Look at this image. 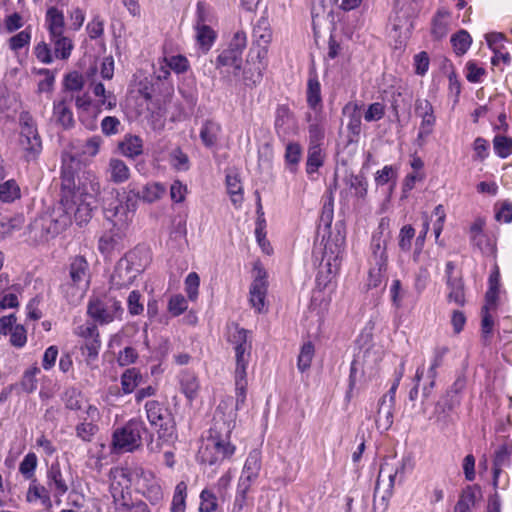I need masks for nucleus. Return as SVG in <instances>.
Listing matches in <instances>:
<instances>
[{
  "instance_id": "nucleus-1",
  "label": "nucleus",
  "mask_w": 512,
  "mask_h": 512,
  "mask_svg": "<svg viewBox=\"0 0 512 512\" xmlns=\"http://www.w3.org/2000/svg\"><path fill=\"white\" fill-rule=\"evenodd\" d=\"M233 428L231 421L215 418L213 426L209 429V436L199 450L201 462L216 465L233 456L236 450L230 442Z\"/></svg>"
},
{
  "instance_id": "nucleus-2",
  "label": "nucleus",
  "mask_w": 512,
  "mask_h": 512,
  "mask_svg": "<svg viewBox=\"0 0 512 512\" xmlns=\"http://www.w3.org/2000/svg\"><path fill=\"white\" fill-rule=\"evenodd\" d=\"M146 442L147 449L152 453L161 451L160 441H155L145 422L139 418L130 419L123 427L113 432L112 443L119 452H134Z\"/></svg>"
},
{
  "instance_id": "nucleus-3",
  "label": "nucleus",
  "mask_w": 512,
  "mask_h": 512,
  "mask_svg": "<svg viewBox=\"0 0 512 512\" xmlns=\"http://www.w3.org/2000/svg\"><path fill=\"white\" fill-rule=\"evenodd\" d=\"M61 188L63 192L62 199H65V196H67V198H73L74 202L98 203L100 184L96 176L88 172L82 179L79 178L78 185L76 186L74 171L66 163L65 157L63 158L61 170Z\"/></svg>"
},
{
  "instance_id": "nucleus-4",
  "label": "nucleus",
  "mask_w": 512,
  "mask_h": 512,
  "mask_svg": "<svg viewBox=\"0 0 512 512\" xmlns=\"http://www.w3.org/2000/svg\"><path fill=\"white\" fill-rule=\"evenodd\" d=\"M67 204H69V201L65 196V199H61L59 205L52 212L35 219L31 224V232L34 233L36 238H39L40 241H48L70 226L72 217H70L68 210L73 209V207L71 205L67 206Z\"/></svg>"
},
{
  "instance_id": "nucleus-5",
  "label": "nucleus",
  "mask_w": 512,
  "mask_h": 512,
  "mask_svg": "<svg viewBox=\"0 0 512 512\" xmlns=\"http://www.w3.org/2000/svg\"><path fill=\"white\" fill-rule=\"evenodd\" d=\"M144 409L150 425L156 429L155 441H160L161 447L164 443L174 442L177 438L176 423L170 410L156 400L147 401Z\"/></svg>"
},
{
  "instance_id": "nucleus-6",
  "label": "nucleus",
  "mask_w": 512,
  "mask_h": 512,
  "mask_svg": "<svg viewBox=\"0 0 512 512\" xmlns=\"http://www.w3.org/2000/svg\"><path fill=\"white\" fill-rule=\"evenodd\" d=\"M20 145L27 161L34 160L42 151V141L36 123L29 112L20 114Z\"/></svg>"
},
{
  "instance_id": "nucleus-7",
  "label": "nucleus",
  "mask_w": 512,
  "mask_h": 512,
  "mask_svg": "<svg viewBox=\"0 0 512 512\" xmlns=\"http://www.w3.org/2000/svg\"><path fill=\"white\" fill-rule=\"evenodd\" d=\"M88 315L100 324H108L123 313L121 302L115 298H91L87 306Z\"/></svg>"
},
{
  "instance_id": "nucleus-8",
  "label": "nucleus",
  "mask_w": 512,
  "mask_h": 512,
  "mask_svg": "<svg viewBox=\"0 0 512 512\" xmlns=\"http://www.w3.org/2000/svg\"><path fill=\"white\" fill-rule=\"evenodd\" d=\"M136 209V202L128 193L126 201L115 199L108 206L103 208L104 216L114 228H122L126 231L129 223L132 221Z\"/></svg>"
},
{
  "instance_id": "nucleus-9",
  "label": "nucleus",
  "mask_w": 512,
  "mask_h": 512,
  "mask_svg": "<svg viewBox=\"0 0 512 512\" xmlns=\"http://www.w3.org/2000/svg\"><path fill=\"white\" fill-rule=\"evenodd\" d=\"M415 114L421 118L417 141L419 145H423L426 138L433 132L436 123L432 104L427 99H416Z\"/></svg>"
},
{
  "instance_id": "nucleus-10",
  "label": "nucleus",
  "mask_w": 512,
  "mask_h": 512,
  "mask_svg": "<svg viewBox=\"0 0 512 512\" xmlns=\"http://www.w3.org/2000/svg\"><path fill=\"white\" fill-rule=\"evenodd\" d=\"M362 105L350 101L342 108V114L347 118V143H357L361 134Z\"/></svg>"
},
{
  "instance_id": "nucleus-11",
  "label": "nucleus",
  "mask_w": 512,
  "mask_h": 512,
  "mask_svg": "<svg viewBox=\"0 0 512 512\" xmlns=\"http://www.w3.org/2000/svg\"><path fill=\"white\" fill-rule=\"evenodd\" d=\"M486 220L483 217H477L469 227V239L473 248L480 250L482 253H492L494 251V243L492 239L484 232Z\"/></svg>"
},
{
  "instance_id": "nucleus-12",
  "label": "nucleus",
  "mask_w": 512,
  "mask_h": 512,
  "mask_svg": "<svg viewBox=\"0 0 512 512\" xmlns=\"http://www.w3.org/2000/svg\"><path fill=\"white\" fill-rule=\"evenodd\" d=\"M346 240V228L343 221H337L334 226V232H329V236L324 245L323 254L332 258L340 259Z\"/></svg>"
},
{
  "instance_id": "nucleus-13",
  "label": "nucleus",
  "mask_w": 512,
  "mask_h": 512,
  "mask_svg": "<svg viewBox=\"0 0 512 512\" xmlns=\"http://www.w3.org/2000/svg\"><path fill=\"white\" fill-rule=\"evenodd\" d=\"M339 266L340 259H330V256L323 254L315 280L318 290H324L332 283L333 278L339 270Z\"/></svg>"
},
{
  "instance_id": "nucleus-14",
  "label": "nucleus",
  "mask_w": 512,
  "mask_h": 512,
  "mask_svg": "<svg viewBox=\"0 0 512 512\" xmlns=\"http://www.w3.org/2000/svg\"><path fill=\"white\" fill-rule=\"evenodd\" d=\"M46 485L54 497L60 498L69 490V484L65 478L59 462H53L47 469Z\"/></svg>"
},
{
  "instance_id": "nucleus-15",
  "label": "nucleus",
  "mask_w": 512,
  "mask_h": 512,
  "mask_svg": "<svg viewBox=\"0 0 512 512\" xmlns=\"http://www.w3.org/2000/svg\"><path fill=\"white\" fill-rule=\"evenodd\" d=\"M166 192V187L159 182L148 183L139 190L135 184L128 185V193L136 202L137 199L152 203L159 200Z\"/></svg>"
},
{
  "instance_id": "nucleus-16",
  "label": "nucleus",
  "mask_w": 512,
  "mask_h": 512,
  "mask_svg": "<svg viewBox=\"0 0 512 512\" xmlns=\"http://www.w3.org/2000/svg\"><path fill=\"white\" fill-rule=\"evenodd\" d=\"M267 286L265 272L259 271L258 276L250 286V304L258 313H261L264 309Z\"/></svg>"
},
{
  "instance_id": "nucleus-17",
  "label": "nucleus",
  "mask_w": 512,
  "mask_h": 512,
  "mask_svg": "<svg viewBox=\"0 0 512 512\" xmlns=\"http://www.w3.org/2000/svg\"><path fill=\"white\" fill-rule=\"evenodd\" d=\"M125 231L122 228H112L105 232L99 239L98 249L102 254H110L114 250L122 248Z\"/></svg>"
},
{
  "instance_id": "nucleus-18",
  "label": "nucleus",
  "mask_w": 512,
  "mask_h": 512,
  "mask_svg": "<svg viewBox=\"0 0 512 512\" xmlns=\"http://www.w3.org/2000/svg\"><path fill=\"white\" fill-rule=\"evenodd\" d=\"M101 142L102 140L99 136H93L87 139L86 141L75 140L71 144L72 149L75 150L73 152V155L64 153L62 159L65 157V159L67 160V157H69L70 161L73 162L80 155L95 156L99 152Z\"/></svg>"
},
{
  "instance_id": "nucleus-19",
  "label": "nucleus",
  "mask_w": 512,
  "mask_h": 512,
  "mask_svg": "<svg viewBox=\"0 0 512 512\" xmlns=\"http://www.w3.org/2000/svg\"><path fill=\"white\" fill-rule=\"evenodd\" d=\"M72 99V96L70 98L64 97L63 99L54 101L53 103V115L56 122L64 129H71L75 125L73 112L69 107V103Z\"/></svg>"
},
{
  "instance_id": "nucleus-20",
  "label": "nucleus",
  "mask_w": 512,
  "mask_h": 512,
  "mask_svg": "<svg viewBox=\"0 0 512 512\" xmlns=\"http://www.w3.org/2000/svg\"><path fill=\"white\" fill-rule=\"evenodd\" d=\"M394 406L387 402V395H383L378 401L377 415L375 418L376 427L381 432L388 431L393 424Z\"/></svg>"
},
{
  "instance_id": "nucleus-21",
  "label": "nucleus",
  "mask_w": 512,
  "mask_h": 512,
  "mask_svg": "<svg viewBox=\"0 0 512 512\" xmlns=\"http://www.w3.org/2000/svg\"><path fill=\"white\" fill-rule=\"evenodd\" d=\"M69 275L73 285L79 286L81 283L89 284V264L85 257H74L69 265Z\"/></svg>"
},
{
  "instance_id": "nucleus-22",
  "label": "nucleus",
  "mask_w": 512,
  "mask_h": 512,
  "mask_svg": "<svg viewBox=\"0 0 512 512\" xmlns=\"http://www.w3.org/2000/svg\"><path fill=\"white\" fill-rule=\"evenodd\" d=\"M512 447L503 444L499 446L494 455L493 460V486H498L499 475L503 468L509 467L511 464Z\"/></svg>"
},
{
  "instance_id": "nucleus-23",
  "label": "nucleus",
  "mask_w": 512,
  "mask_h": 512,
  "mask_svg": "<svg viewBox=\"0 0 512 512\" xmlns=\"http://www.w3.org/2000/svg\"><path fill=\"white\" fill-rule=\"evenodd\" d=\"M249 333L247 329L234 322L227 326V340L234 346V351L252 348L251 342L248 340Z\"/></svg>"
},
{
  "instance_id": "nucleus-24",
  "label": "nucleus",
  "mask_w": 512,
  "mask_h": 512,
  "mask_svg": "<svg viewBox=\"0 0 512 512\" xmlns=\"http://www.w3.org/2000/svg\"><path fill=\"white\" fill-rule=\"evenodd\" d=\"M69 204L73 209H69L70 216L74 214V219L78 225L87 223L92 217V211L97 207L98 203H90L86 201L74 202L73 198L68 197Z\"/></svg>"
},
{
  "instance_id": "nucleus-25",
  "label": "nucleus",
  "mask_w": 512,
  "mask_h": 512,
  "mask_svg": "<svg viewBox=\"0 0 512 512\" xmlns=\"http://www.w3.org/2000/svg\"><path fill=\"white\" fill-rule=\"evenodd\" d=\"M461 397L446 393L438 400L435 406V413L438 420H445L460 405Z\"/></svg>"
},
{
  "instance_id": "nucleus-26",
  "label": "nucleus",
  "mask_w": 512,
  "mask_h": 512,
  "mask_svg": "<svg viewBox=\"0 0 512 512\" xmlns=\"http://www.w3.org/2000/svg\"><path fill=\"white\" fill-rule=\"evenodd\" d=\"M45 23L50 37H58L64 33V15L56 7H50L46 12Z\"/></svg>"
},
{
  "instance_id": "nucleus-27",
  "label": "nucleus",
  "mask_w": 512,
  "mask_h": 512,
  "mask_svg": "<svg viewBox=\"0 0 512 512\" xmlns=\"http://www.w3.org/2000/svg\"><path fill=\"white\" fill-rule=\"evenodd\" d=\"M307 104L315 112L322 110L321 85L316 74L310 75L307 83Z\"/></svg>"
},
{
  "instance_id": "nucleus-28",
  "label": "nucleus",
  "mask_w": 512,
  "mask_h": 512,
  "mask_svg": "<svg viewBox=\"0 0 512 512\" xmlns=\"http://www.w3.org/2000/svg\"><path fill=\"white\" fill-rule=\"evenodd\" d=\"M446 286L448 289L447 301L454 303L457 306H464L466 303L465 299V285L462 278L448 279L446 280Z\"/></svg>"
},
{
  "instance_id": "nucleus-29",
  "label": "nucleus",
  "mask_w": 512,
  "mask_h": 512,
  "mask_svg": "<svg viewBox=\"0 0 512 512\" xmlns=\"http://www.w3.org/2000/svg\"><path fill=\"white\" fill-rule=\"evenodd\" d=\"M220 133L221 126L219 123L206 120L200 129V139L205 147L212 148L216 146Z\"/></svg>"
},
{
  "instance_id": "nucleus-30",
  "label": "nucleus",
  "mask_w": 512,
  "mask_h": 512,
  "mask_svg": "<svg viewBox=\"0 0 512 512\" xmlns=\"http://www.w3.org/2000/svg\"><path fill=\"white\" fill-rule=\"evenodd\" d=\"M50 493L48 486H41L37 484L36 479H33L28 488L26 499L28 502L39 500L45 508H50L52 506Z\"/></svg>"
},
{
  "instance_id": "nucleus-31",
  "label": "nucleus",
  "mask_w": 512,
  "mask_h": 512,
  "mask_svg": "<svg viewBox=\"0 0 512 512\" xmlns=\"http://www.w3.org/2000/svg\"><path fill=\"white\" fill-rule=\"evenodd\" d=\"M417 264L419 268L415 274L413 287L417 294H421L430 281L429 267L432 265V259L429 256H424V258H421V262Z\"/></svg>"
},
{
  "instance_id": "nucleus-32",
  "label": "nucleus",
  "mask_w": 512,
  "mask_h": 512,
  "mask_svg": "<svg viewBox=\"0 0 512 512\" xmlns=\"http://www.w3.org/2000/svg\"><path fill=\"white\" fill-rule=\"evenodd\" d=\"M121 153L129 158H135L143 152L142 139L137 135L127 134L118 145Z\"/></svg>"
},
{
  "instance_id": "nucleus-33",
  "label": "nucleus",
  "mask_w": 512,
  "mask_h": 512,
  "mask_svg": "<svg viewBox=\"0 0 512 512\" xmlns=\"http://www.w3.org/2000/svg\"><path fill=\"white\" fill-rule=\"evenodd\" d=\"M107 171L110 180L117 184L127 181L130 177V169L121 159H110Z\"/></svg>"
},
{
  "instance_id": "nucleus-34",
  "label": "nucleus",
  "mask_w": 512,
  "mask_h": 512,
  "mask_svg": "<svg viewBox=\"0 0 512 512\" xmlns=\"http://www.w3.org/2000/svg\"><path fill=\"white\" fill-rule=\"evenodd\" d=\"M116 512H151L148 505L142 501H130L126 496H114Z\"/></svg>"
},
{
  "instance_id": "nucleus-35",
  "label": "nucleus",
  "mask_w": 512,
  "mask_h": 512,
  "mask_svg": "<svg viewBox=\"0 0 512 512\" xmlns=\"http://www.w3.org/2000/svg\"><path fill=\"white\" fill-rule=\"evenodd\" d=\"M180 387L181 391L189 400H193L199 390V381L197 376L188 371H182L180 374Z\"/></svg>"
},
{
  "instance_id": "nucleus-36",
  "label": "nucleus",
  "mask_w": 512,
  "mask_h": 512,
  "mask_svg": "<svg viewBox=\"0 0 512 512\" xmlns=\"http://www.w3.org/2000/svg\"><path fill=\"white\" fill-rule=\"evenodd\" d=\"M142 374L137 368H128L126 369L121 377V389L123 394L132 393L136 387L142 382Z\"/></svg>"
},
{
  "instance_id": "nucleus-37",
  "label": "nucleus",
  "mask_w": 512,
  "mask_h": 512,
  "mask_svg": "<svg viewBox=\"0 0 512 512\" xmlns=\"http://www.w3.org/2000/svg\"><path fill=\"white\" fill-rule=\"evenodd\" d=\"M196 29V40L201 50L204 53H207L211 47L213 46L217 34L216 32L208 25L195 26Z\"/></svg>"
},
{
  "instance_id": "nucleus-38",
  "label": "nucleus",
  "mask_w": 512,
  "mask_h": 512,
  "mask_svg": "<svg viewBox=\"0 0 512 512\" xmlns=\"http://www.w3.org/2000/svg\"><path fill=\"white\" fill-rule=\"evenodd\" d=\"M258 476L259 475L256 474H248L244 472L241 473L235 497V505H238L239 508H242L246 500L247 493L249 492L251 485L256 481Z\"/></svg>"
},
{
  "instance_id": "nucleus-39",
  "label": "nucleus",
  "mask_w": 512,
  "mask_h": 512,
  "mask_svg": "<svg viewBox=\"0 0 512 512\" xmlns=\"http://www.w3.org/2000/svg\"><path fill=\"white\" fill-rule=\"evenodd\" d=\"M448 352L449 349L446 346L436 347L434 349L431 364L427 371V377L431 379V387L435 386V380L438 376L437 370L444 365L445 356Z\"/></svg>"
},
{
  "instance_id": "nucleus-40",
  "label": "nucleus",
  "mask_w": 512,
  "mask_h": 512,
  "mask_svg": "<svg viewBox=\"0 0 512 512\" xmlns=\"http://www.w3.org/2000/svg\"><path fill=\"white\" fill-rule=\"evenodd\" d=\"M345 183L355 197L364 199L367 195L368 182L363 174H350L345 178Z\"/></svg>"
},
{
  "instance_id": "nucleus-41",
  "label": "nucleus",
  "mask_w": 512,
  "mask_h": 512,
  "mask_svg": "<svg viewBox=\"0 0 512 512\" xmlns=\"http://www.w3.org/2000/svg\"><path fill=\"white\" fill-rule=\"evenodd\" d=\"M40 373V369L37 366H33L24 371L19 384L16 389H20L26 394H31L37 389V378L36 376Z\"/></svg>"
},
{
  "instance_id": "nucleus-42",
  "label": "nucleus",
  "mask_w": 512,
  "mask_h": 512,
  "mask_svg": "<svg viewBox=\"0 0 512 512\" xmlns=\"http://www.w3.org/2000/svg\"><path fill=\"white\" fill-rule=\"evenodd\" d=\"M215 65L216 68L232 66L234 68V74L237 75L242 68V57L226 48L218 55Z\"/></svg>"
},
{
  "instance_id": "nucleus-43",
  "label": "nucleus",
  "mask_w": 512,
  "mask_h": 512,
  "mask_svg": "<svg viewBox=\"0 0 512 512\" xmlns=\"http://www.w3.org/2000/svg\"><path fill=\"white\" fill-rule=\"evenodd\" d=\"M384 226V221L383 219L381 220V223L379 225V232H375L373 235H372V238H371V244H370V250H371V255L369 258H382V257H388L387 256V244H386V240L383 239V232H382V228Z\"/></svg>"
},
{
  "instance_id": "nucleus-44",
  "label": "nucleus",
  "mask_w": 512,
  "mask_h": 512,
  "mask_svg": "<svg viewBox=\"0 0 512 512\" xmlns=\"http://www.w3.org/2000/svg\"><path fill=\"white\" fill-rule=\"evenodd\" d=\"M495 307L496 305H488L487 302L482 307L481 335L484 345H488L490 343L494 321L489 310L494 309Z\"/></svg>"
},
{
  "instance_id": "nucleus-45",
  "label": "nucleus",
  "mask_w": 512,
  "mask_h": 512,
  "mask_svg": "<svg viewBox=\"0 0 512 512\" xmlns=\"http://www.w3.org/2000/svg\"><path fill=\"white\" fill-rule=\"evenodd\" d=\"M476 500L474 486H467L463 489L454 507V512H471Z\"/></svg>"
},
{
  "instance_id": "nucleus-46",
  "label": "nucleus",
  "mask_w": 512,
  "mask_h": 512,
  "mask_svg": "<svg viewBox=\"0 0 512 512\" xmlns=\"http://www.w3.org/2000/svg\"><path fill=\"white\" fill-rule=\"evenodd\" d=\"M488 282L489 288L486 292L485 300L488 305H496L500 286V272L497 265L494 266L492 272L490 273Z\"/></svg>"
},
{
  "instance_id": "nucleus-47",
  "label": "nucleus",
  "mask_w": 512,
  "mask_h": 512,
  "mask_svg": "<svg viewBox=\"0 0 512 512\" xmlns=\"http://www.w3.org/2000/svg\"><path fill=\"white\" fill-rule=\"evenodd\" d=\"M51 43L54 45V54L56 58L67 59L69 58L73 49L71 39L65 37L63 34L58 37H50Z\"/></svg>"
},
{
  "instance_id": "nucleus-48",
  "label": "nucleus",
  "mask_w": 512,
  "mask_h": 512,
  "mask_svg": "<svg viewBox=\"0 0 512 512\" xmlns=\"http://www.w3.org/2000/svg\"><path fill=\"white\" fill-rule=\"evenodd\" d=\"M21 191L15 180L10 179L0 184V200L2 202L11 203L19 199Z\"/></svg>"
},
{
  "instance_id": "nucleus-49",
  "label": "nucleus",
  "mask_w": 512,
  "mask_h": 512,
  "mask_svg": "<svg viewBox=\"0 0 512 512\" xmlns=\"http://www.w3.org/2000/svg\"><path fill=\"white\" fill-rule=\"evenodd\" d=\"M451 44L457 55H463L469 49L472 38L466 30H460L451 37Z\"/></svg>"
},
{
  "instance_id": "nucleus-50",
  "label": "nucleus",
  "mask_w": 512,
  "mask_h": 512,
  "mask_svg": "<svg viewBox=\"0 0 512 512\" xmlns=\"http://www.w3.org/2000/svg\"><path fill=\"white\" fill-rule=\"evenodd\" d=\"M251 358V348L235 351V378H247V366Z\"/></svg>"
},
{
  "instance_id": "nucleus-51",
  "label": "nucleus",
  "mask_w": 512,
  "mask_h": 512,
  "mask_svg": "<svg viewBox=\"0 0 512 512\" xmlns=\"http://www.w3.org/2000/svg\"><path fill=\"white\" fill-rule=\"evenodd\" d=\"M323 165L322 148L316 146L308 147V156L306 162V172L315 173Z\"/></svg>"
},
{
  "instance_id": "nucleus-52",
  "label": "nucleus",
  "mask_w": 512,
  "mask_h": 512,
  "mask_svg": "<svg viewBox=\"0 0 512 512\" xmlns=\"http://www.w3.org/2000/svg\"><path fill=\"white\" fill-rule=\"evenodd\" d=\"M314 352V345L310 341L302 345L297 360V367L300 372H305L310 368Z\"/></svg>"
},
{
  "instance_id": "nucleus-53",
  "label": "nucleus",
  "mask_w": 512,
  "mask_h": 512,
  "mask_svg": "<svg viewBox=\"0 0 512 512\" xmlns=\"http://www.w3.org/2000/svg\"><path fill=\"white\" fill-rule=\"evenodd\" d=\"M101 348V340L99 336H94L90 339H85L83 344H81L80 349L82 354L86 356V361L89 363L90 361L95 360L98 357L99 350Z\"/></svg>"
},
{
  "instance_id": "nucleus-54",
  "label": "nucleus",
  "mask_w": 512,
  "mask_h": 512,
  "mask_svg": "<svg viewBox=\"0 0 512 512\" xmlns=\"http://www.w3.org/2000/svg\"><path fill=\"white\" fill-rule=\"evenodd\" d=\"M37 456L35 453H28L24 456L23 460L19 465V472L27 480L35 479V470L37 467Z\"/></svg>"
},
{
  "instance_id": "nucleus-55",
  "label": "nucleus",
  "mask_w": 512,
  "mask_h": 512,
  "mask_svg": "<svg viewBox=\"0 0 512 512\" xmlns=\"http://www.w3.org/2000/svg\"><path fill=\"white\" fill-rule=\"evenodd\" d=\"M493 148L500 158H507L512 154V138L496 135L493 139Z\"/></svg>"
},
{
  "instance_id": "nucleus-56",
  "label": "nucleus",
  "mask_w": 512,
  "mask_h": 512,
  "mask_svg": "<svg viewBox=\"0 0 512 512\" xmlns=\"http://www.w3.org/2000/svg\"><path fill=\"white\" fill-rule=\"evenodd\" d=\"M186 489L187 486L184 482H180L176 485L171 504V512H185Z\"/></svg>"
},
{
  "instance_id": "nucleus-57",
  "label": "nucleus",
  "mask_w": 512,
  "mask_h": 512,
  "mask_svg": "<svg viewBox=\"0 0 512 512\" xmlns=\"http://www.w3.org/2000/svg\"><path fill=\"white\" fill-rule=\"evenodd\" d=\"M253 35L260 45H267L272 38L271 30L268 26V21L261 18L253 29Z\"/></svg>"
},
{
  "instance_id": "nucleus-58",
  "label": "nucleus",
  "mask_w": 512,
  "mask_h": 512,
  "mask_svg": "<svg viewBox=\"0 0 512 512\" xmlns=\"http://www.w3.org/2000/svg\"><path fill=\"white\" fill-rule=\"evenodd\" d=\"M170 164L177 171H187L190 168L189 157L180 148L170 153Z\"/></svg>"
},
{
  "instance_id": "nucleus-59",
  "label": "nucleus",
  "mask_w": 512,
  "mask_h": 512,
  "mask_svg": "<svg viewBox=\"0 0 512 512\" xmlns=\"http://www.w3.org/2000/svg\"><path fill=\"white\" fill-rule=\"evenodd\" d=\"M63 401L69 410L78 411L82 408L81 392L75 388H69L64 392Z\"/></svg>"
},
{
  "instance_id": "nucleus-60",
  "label": "nucleus",
  "mask_w": 512,
  "mask_h": 512,
  "mask_svg": "<svg viewBox=\"0 0 512 512\" xmlns=\"http://www.w3.org/2000/svg\"><path fill=\"white\" fill-rule=\"evenodd\" d=\"M261 470V453L258 450H252L244 463V467L242 472L248 474H256L259 475Z\"/></svg>"
},
{
  "instance_id": "nucleus-61",
  "label": "nucleus",
  "mask_w": 512,
  "mask_h": 512,
  "mask_svg": "<svg viewBox=\"0 0 512 512\" xmlns=\"http://www.w3.org/2000/svg\"><path fill=\"white\" fill-rule=\"evenodd\" d=\"M76 436L84 442H91L98 432V426L91 422H81L75 428Z\"/></svg>"
},
{
  "instance_id": "nucleus-62",
  "label": "nucleus",
  "mask_w": 512,
  "mask_h": 512,
  "mask_svg": "<svg viewBox=\"0 0 512 512\" xmlns=\"http://www.w3.org/2000/svg\"><path fill=\"white\" fill-rule=\"evenodd\" d=\"M167 308L171 315L179 316L187 310L188 303L183 295L176 294L170 297Z\"/></svg>"
},
{
  "instance_id": "nucleus-63",
  "label": "nucleus",
  "mask_w": 512,
  "mask_h": 512,
  "mask_svg": "<svg viewBox=\"0 0 512 512\" xmlns=\"http://www.w3.org/2000/svg\"><path fill=\"white\" fill-rule=\"evenodd\" d=\"M199 512H213L217 509V497L210 490L204 489L200 494Z\"/></svg>"
},
{
  "instance_id": "nucleus-64",
  "label": "nucleus",
  "mask_w": 512,
  "mask_h": 512,
  "mask_svg": "<svg viewBox=\"0 0 512 512\" xmlns=\"http://www.w3.org/2000/svg\"><path fill=\"white\" fill-rule=\"evenodd\" d=\"M63 85L68 91H81L84 87V78L77 71L65 75Z\"/></svg>"
}]
</instances>
